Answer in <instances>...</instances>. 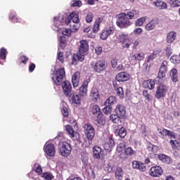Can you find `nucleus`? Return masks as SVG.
<instances>
[{"mask_svg":"<svg viewBox=\"0 0 180 180\" xmlns=\"http://www.w3.org/2000/svg\"><path fill=\"white\" fill-rule=\"evenodd\" d=\"M93 155L94 158H101L102 156V148L99 146H94L93 148Z\"/></svg>","mask_w":180,"mask_h":180,"instance_id":"27","label":"nucleus"},{"mask_svg":"<svg viewBox=\"0 0 180 180\" xmlns=\"http://www.w3.org/2000/svg\"><path fill=\"white\" fill-rule=\"evenodd\" d=\"M71 33H72L71 29L63 28L62 30V34H63V36H68L70 37V36H71Z\"/></svg>","mask_w":180,"mask_h":180,"instance_id":"50","label":"nucleus"},{"mask_svg":"<svg viewBox=\"0 0 180 180\" xmlns=\"http://www.w3.org/2000/svg\"><path fill=\"white\" fill-rule=\"evenodd\" d=\"M115 32V27H110L108 28H106L105 30H103L101 34V39L102 40H106L110 34H113Z\"/></svg>","mask_w":180,"mask_h":180,"instance_id":"17","label":"nucleus"},{"mask_svg":"<svg viewBox=\"0 0 180 180\" xmlns=\"http://www.w3.org/2000/svg\"><path fill=\"white\" fill-rule=\"evenodd\" d=\"M115 113L122 119H124L126 117V108L122 105H117L115 108Z\"/></svg>","mask_w":180,"mask_h":180,"instance_id":"19","label":"nucleus"},{"mask_svg":"<svg viewBox=\"0 0 180 180\" xmlns=\"http://www.w3.org/2000/svg\"><path fill=\"white\" fill-rule=\"evenodd\" d=\"M158 25V19L153 18L152 19L145 27L146 30L150 32L155 29V26Z\"/></svg>","mask_w":180,"mask_h":180,"instance_id":"20","label":"nucleus"},{"mask_svg":"<svg viewBox=\"0 0 180 180\" xmlns=\"http://www.w3.org/2000/svg\"><path fill=\"white\" fill-rule=\"evenodd\" d=\"M58 58L59 60V61H60L61 63L64 62V53H63V52L59 51L58 54Z\"/></svg>","mask_w":180,"mask_h":180,"instance_id":"61","label":"nucleus"},{"mask_svg":"<svg viewBox=\"0 0 180 180\" xmlns=\"http://www.w3.org/2000/svg\"><path fill=\"white\" fill-rule=\"evenodd\" d=\"M134 33L136 34V36H139V34H141V33H143V29L136 28L134 30Z\"/></svg>","mask_w":180,"mask_h":180,"instance_id":"63","label":"nucleus"},{"mask_svg":"<svg viewBox=\"0 0 180 180\" xmlns=\"http://www.w3.org/2000/svg\"><path fill=\"white\" fill-rule=\"evenodd\" d=\"M170 61L173 64H179L180 63V58L179 56H172L170 58Z\"/></svg>","mask_w":180,"mask_h":180,"instance_id":"46","label":"nucleus"},{"mask_svg":"<svg viewBox=\"0 0 180 180\" xmlns=\"http://www.w3.org/2000/svg\"><path fill=\"white\" fill-rule=\"evenodd\" d=\"M169 143L174 149H178V148L179 147V142H178V141L176 140H170Z\"/></svg>","mask_w":180,"mask_h":180,"instance_id":"52","label":"nucleus"},{"mask_svg":"<svg viewBox=\"0 0 180 180\" xmlns=\"http://www.w3.org/2000/svg\"><path fill=\"white\" fill-rule=\"evenodd\" d=\"M84 131L87 140L92 141L95 137V128L91 124H85L84 125Z\"/></svg>","mask_w":180,"mask_h":180,"instance_id":"5","label":"nucleus"},{"mask_svg":"<svg viewBox=\"0 0 180 180\" xmlns=\"http://www.w3.org/2000/svg\"><path fill=\"white\" fill-rule=\"evenodd\" d=\"M65 37H60L59 39V43H60V47L61 49H64L65 47V41H64Z\"/></svg>","mask_w":180,"mask_h":180,"instance_id":"58","label":"nucleus"},{"mask_svg":"<svg viewBox=\"0 0 180 180\" xmlns=\"http://www.w3.org/2000/svg\"><path fill=\"white\" fill-rule=\"evenodd\" d=\"M89 82L88 80H85L83 82L82 85L79 87V94L80 96H86L88 94V84Z\"/></svg>","mask_w":180,"mask_h":180,"instance_id":"18","label":"nucleus"},{"mask_svg":"<svg viewBox=\"0 0 180 180\" xmlns=\"http://www.w3.org/2000/svg\"><path fill=\"white\" fill-rule=\"evenodd\" d=\"M108 67V64L106 62L103 60H98L94 65H92V68L95 72H98V74L104 71Z\"/></svg>","mask_w":180,"mask_h":180,"instance_id":"9","label":"nucleus"},{"mask_svg":"<svg viewBox=\"0 0 180 180\" xmlns=\"http://www.w3.org/2000/svg\"><path fill=\"white\" fill-rule=\"evenodd\" d=\"M147 19H148V18H147V16H145L136 20L135 22L136 26H143Z\"/></svg>","mask_w":180,"mask_h":180,"instance_id":"41","label":"nucleus"},{"mask_svg":"<svg viewBox=\"0 0 180 180\" xmlns=\"http://www.w3.org/2000/svg\"><path fill=\"white\" fill-rule=\"evenodd\" d=\"M10 20H12V22H18V18H16V15H15V13H12L9 16Z\"/></svg>","mask_w":180,"mask_h":180,"instance_id":"59","label":"nucleus"},{"mask_svg":"<svg viewBox=\"0 0 180 180\" xmlns=\"http://www.w3.org/2000/svg\"><path fill=\"white\" fill-rule=\"evenodd\" d=\"M70 16L72 19V23H79V17L78 16V13L77 12H72L70 14Z\"/></svg>","mask_w":180,"mask_h":180,"instance_id":"33","label":"nucleus"},{"mask_svg":"<svg viewBox=\"0 0 180 180\" xmlns=\"http://www.w3.org/2000/svg\"><path fill=\"white\" fill-rule=\"evenodd\" d=\"M59 152L63 157H68L71 154V145L68 142H60L59 143Z\"/></svg>","mask_w":180,"mask_h":180,"instance_id":"4","label":"nucleus"},{"mask_svg":"<svg viewBox=\"0 0 180 180\" xmlns=\"http://www.w3.org/2000/svg\"><path fill=\"white\" fill-rule=\"evenodd\" d=\"M70 102H72V103H75V105H81V96L78 94L77 92L74 91L69 96Z\"/></svg>","mask_w":180,"mask_h":180,"instance_id":"14","label":"nucleus"},{"mask_svg":"<svg viewBox=\"0 0 180 180\" xmlns=\"http://www.w3.org/2000/svg\"><path fill=\"white\" fill-rule=\"evenodd\" d=\"M116 93L121 98V99H123L124 98V91H123V88L122 86L118 87L117 89H115Z\"/></svg>","mask_w":180,"mask_h":180,"instance_id":"44","label":"nucleus"},{"mask_svg":"<svg viewBox=\"0 0 180 180\" xmlns=\"http://www.w3.org/2000/svg\"><path fill=\"white\" fill-rule=\"evenodd\" d=\"M86 172L89 177H91L92 179L95 178V172H94V169H92V167L88 169Z\"/></svg>","mask_w":180,"mask_h":180,"instance_id":"57","label":"nucleus"},{"mask_svg":"<svg viewBox=\"0 0 180 180\" xmlns=\"http://www.w3.org/2000/svg\"><path fill=\"white\" fill-rule=\"evenodd\" d=\"M42 178H44L46 180L53 179V174L50 172H45L42 174Z\"/></svg>","mask_w":180,"mask_h":180,"instance_id":"54","label":"nucleus"},{"mask_svg":"<svg viewBox=\"0 0 180 180\" xmlns=\"http://www.w3.org/2000/svg\"><path fill=\"white\" fill-rule=\"evenodd\" d=\"M143 85L146 88H148V89H154L155 88V82L153 80H147L143 83Z\"/></svg>","mask_w":180,"mask_h":180,"instance_id":"37","label":"nucleus"},{"mask_svg":"<svg viewBox=\"0 0 180 180\" xmlns=\"http://www.w3.org/2000/svg\"><path fill=\"white\" fill-rule=\"evenodd\" d=\"M91 112L94 116L97 117V122L99 124H105V120H103V115L101 112L99 105H95L92 107Z\"/></svg>","mask_w":180,"mask_h":180,"instance_id":"6","label":"nucleus"},{"mask_svg":"<svg viewBox=\"0 0 180 180\" xmlns=\"http://www.w3.org/2000/svg\"><path fill=\"white\" fill-rule=\"evenodd\" d=\"M132 168L134 169H139V171H141L142 172L146 171V165H144L143 163H141V162L136 160L132 162Z\"/></svg>","mask_w":180,"mask_h":180,"instance_id":"21","label":"nucleus"},{"mask_svg":"<svg viewBox=\"0 0 180 180\" xmlns=\"http://www.w3.org/2000/svg\"><path fill=\"white\" fill-rule=\"evenodd\" d=\"M170 5L172 6V8H176L180 6V1L178 0H171L170 1Z\"/></svg>","mask_w":180,"mask_h":180,"instance_id":"56","label":"nucleus"},{"mask_svg":"<svg viewBox=\"0 0 180 180\" xmlns=\"http://www.w3.org/2000/svg\"><path fill=\"white\" fill-rule=\"evenodd\" d=\"M124 154L128 157H133L137 154V151L134 150L131 147L125 148Z\"/></svg>","mask_w":180,"mask_h":180,"instance_id":"29","label":"nucleus"},{"mask_svg":"<svg viewBox=\"0 0 180 180\" xmlns=\"http://www.w3.org/2000/svg\"><path fill=\"white\" fill-rule=\"evenodd\" d=\"M79 72H76L72 77V82L74 88H77L79 85Z\"/></svg>","mask_w":180,"mask_h":180,"instance_id":"22","label":"nucleus"},{"mask_svg":"<svg viewBox=\"0 0 180 180\" xmlns=\"http://www.w3.org/2000/svg\"><path fill=\"white\" fill-rule=\"evenodd\" d=\"M175 39H176V32L172 31L167 33V43L171 44V43H174L175 41Z\"/></svg>","mask_w":180,"mask_h":180,"instance_id":"24","label":"nucleus"},{"mask_svg":"<svg viewBox=\"0 0 180 180\" xmlns=\"http://www.w3.org/2000/svg\"><path fill=\"white\" fill-rule=\"evenodd\" d=\"M115 136H119V137H121V139H124L127 134V131L124 127H122L120 129H116L115 131Z\"/></svg>","mask_w":180,"mask_h":180,"instance_id":"26","label":"nucleus"},{"mask_svg":"<svg viewBox=\"0 0 180 180\" xmlns=\"http://www.w3.org/2000/svg\"><path fill=\"white\" fill-rule=\"evenodd\" d=\"M126 149V143L124 142H122L119 143L117 146V151L118 153H122V151H124Z\"/></svg>","mask_w":180,"mask_h":180,"instance_id":"45","label":"nucleus"},{"mask_svg":"<svg viewBox=\"0 0 180 180\" xmlns=\"http://www.w3.org/2000/svg\"><path fill=\"white\" fill-rule=\"evenodd\" d=\"M103 19L101 18H98L97 20H96L94 27H93V32L94 33H98L99 32V27L101 23L102 22Z\"/></svg>","mask_w":180,"mask_h":180,"instance_id":"30","label":"nucleus"},{"mask_svg":"<svg viewBox=\"0 0 180 180\" xmlns=\"http://www.w3.org/2000/svg\"><path fill=\"white\" fill-rule=\"evenodd\" d=\"M53 22L58 25H63L64 23V15H60L58 18L54 17Z\"/></svg>","mask_w":180,"mask_h":180,"instance_id":"43","label":"nucleus"},{"mask_svg":"<svg viewBox=\"0 0 180 180\" xmlns=\"http://www.w3.org/2000/svg\"><path fill=\"white\" fill-rule=\"evenodd\" d=\"M90 96L94 101H98L99 99V91L96 89H92Z\"/></svg>","mask_w":180,"mask_h":180,"instance_id":"36","label":"nucleus"},{"mask_svg":"<svg viewBox=\"0 0 180 180\" xmlns=\"http://www.w3.org/2000/svg\"><path fill=\"white\" fill-rule=\"evenodd\" d=\"M158 158L165 164H171V158L166 155H159Z\"/></svg>","mask_w":180,"mask_h":180,"instance_id":"35","label":"nucleus"},{"mask_svg":"<svg viewBox=\"0 0 180 180\" xmlns=\"http://www.w3.org/2000/svg\"><path fill=\"white\" fill-rule=\"evenodd\" d=\"M95 51L98 54V56H99L102 53V47L101 46L96 47Z\"/></svg>","mask_w":180,"mask_h":180,"instance_id":"64","label":"nucleus"},{"mask_svg":"<svg viewBox=\"0 0 180 180\" xmlns=\"http://www.w3.org/2000/svg\"><path fill=\"white\" fill-rule=\"evenodd\" d=\"M0 58L1 60H6V49L5 48H1L0 50Z\"/></svg>","mask_w":180,"mask_h":180,"instance_id":"53","label":"nucleus"},{"mask_svg":"<svg viewBox=\"0 0 180 180\" xmlns=\"http://www.w3.org/2000/svg\"><path fill=\"white\" fill-rule=\"evenodd\" d=\"M166 55L169 57L172 54V51L171 50V46H167L165 49Z\"/></svg>","mask_w":180,"mask_h":180,"instance_id":"62","label":"nucleus"},{"mask_svg":"<svg viewBox=\"0 0 180 180\" xmlns=\"http://www.w3.org/2000/svg\"><path fill=\"white\" fill-rule=\"evenodd\" d=\"M143 95L146 98V99H147V101H150V98H151V96L150 95V94H148V91L143 90Z\"/></svg>","mask_w":180,"mask_h":180,"instance_id":"60","label":"nucleus"},{"mask_svg":"<svg viewBox=\"0 0 180 180\" xmlns=\"http://www.w3.org/2000/svg\"><path fill=\"white\" fill-rule=\"evenodd\" d=\"M162 174H163L162 168L160 166L152 167L149 172L150 176H153L155 178L161 176Z\"/></svg>","mask_w":180,"mask_h":180,"instance_id":"13","label":"nucleus"},{"mask_svg":"<svg viewBox=\"0 0 180 180\" xmlns=\"http://www.w3.org/2000/svg\"><path fill=\"white\" fill-rule=\"evenodd\" d=\"M103 112L105 115H110V113H112V106L105 105V107L103 108Z\"/></svg>","mask_w":180,"mask_h":180,"instance_id":"49","label":"nucleus"},{"mask_svg":"<svg viewBox=\"0 0 180 180\" xmlns=\"http://www.w3.org/2000/svg\"><path fill=\"white\" fill-rule=\"evenodd\" d=\"M116 97L111 96L108 98V99L105 102V106H110L111 105H115L116 103Z\"/></svg>","mask_w":180,"mask_h":180,"instance_id":"34","label":"nucleus"},{"mask_svg":"<svg viewBox=\"0 0 180 180\" xmlns=\"http://www.w3.org/2000/svg\"><path fill=\"white\" fill-rule=\"evenodd\" d=\"M120 119H122V117H120L117 114H112L110 116V120L112 121L113 123H119V122H120Z\"/></svg>","mask_w":180,"mask_h":180,"instance_id":"39","label":"nucleus"},{"mask_svg":"<svg viewBox=\"0 0 180 180\" xmlns=\"http://www.w3.org/2000/svg\"><path fill=\"white\" fill-rule=\"evenodd\" d=\"M65 77V70L61 68L58 69L55 74L52 75V80L56 85H61L63 84V79Z\"/></svg>","mask_w":180,"mask_h":180,"instance_id":"2","label":"nucleus"},{"mask_svg":"<svg viewBox=\"0 0 180 180\" xmlns=\"http://www.w3.org/2000/svg\"><path fill=\"white\" fill-rule=\"evenodd\" d=\"M125 16L127 19H137V18H139V11L136 10L128 11L127 13H125Z\"/></svg>","mask_w":180,"mask_h":180,"instance_id":"25","label":"nucleus"},{"mask_svg":"<svg viewBox=\"0 0 180 180\" xmlns=\"http://www.w3.org/2000/svg\"><path fill=\"white\" fill-rule=\"evenodd\" d=\"M118 18L116 22L117 26L121 29L129 27L131 25V22L126 17V13H122L117 15Z\"/></svg>","mask_w":180,"mask_h":180,"instance_id":"1","label":"nucleus"},{"mask_svg":"<svg viewBox=\"0 0 180 180\" xmlns=\"http://www.w3.org/2000/svg\"><path fill=\"white\" fill-rule=\"evenodd\" d=\"M170 78L172 82H178V70H176V69H172L170 71Z\"/></svg>","mask_w":180,"mask_h":180,"instance_id":"28","label":"nucleus"},{"mask_svg":"<svg viewBox=\"0 0 180 180\" xmlns=\"http://www.w3.org/2000/svg\"><path fill=\"white\" fill-rule=\"evenodd\" d=\"M70 30H72V32H77V30H78V29H79V23H73L72 22L70 25Z\"/></svg>","mask_w":180,"mask_h":180,"instance_id":"48","label":"nucleus"},{"mask_svg":"<svg viewBox=\"0 0 180 180\" xmlns=\"http://www.w3.org/2000/svg\"><path fill=\"white\" fill-rule=\"evenodd\" d=\"M167 91L168 87L166 85L160 84L156 90L155 98H156V99H161V98H164V96L167 95Z\"/></svg>","mask_w":180,"mask_h":180,"instance_id":"8","label":"nucleus"},{"mask_svg":"<svg viewBox=\"0 0 180 180\" xmlns=\"http://www.w3.org/2000/svg\"><path fill=\"white\" fill-rule=\"evenodd\" d=\"M34 171L37 172V174H41L43 172V169H41V166L39 164H35L33 168Z\"/></svg>","mask_w":180,"mask_h":180,"instance_id":"51","label":"nucleus"},{"mask_svg":"<svg viewBox=\"0 0 180 180\" xmlns=\"http://www.w3.org/2000/svg\"><path fill=\"white\" fill-rule=\"evenodd\" d=\"M62 105H63V108L61 110L62 115L65 117H68L69 112H68V109H67V107H66L67 103L65 102H63Z\"/></svg>","mask_w":180,"mask_h":180,"instance_id":"38","label":"nucleus"},{"mask_svg":"<svg viewBox=\"0 0 180 180\" xmlns=\"http://www.w3.org/2000/svg\"><path fill=\"white\" fill-rule=\"evenodd\" d=\"M115 79L118 82H124L130 79V75L126 72H122L116 75Z\"/></svg>","mask_w":180,"mask_h":180,"instance_id":"16","label":"nucleus"},{"mask_svg":"<svg viewBox=\"0 0 180 180\" xmlns=\"http://www.w3.org/2000/svg\"><path fill=\"white\" fill-rule=\"evenodd\" d=\"M62 89L63 91V94L66 98H68L71 95V91H72V86H71V83L68 81H65L62 83Z\"/></svg>","mask_w":180,"mask_h":180,"instance_id":"12","label":"nucleus"},{"mask_svg":"<svg viewBox=\"0 0 180 180\" xmlns=\"http://www.w3.org/2000/svg\"><path fill=\"white\" fill-rule=\"evenodd\" d=\"M115 147V141L112 138H109L108 140L104 143V148L107 151H112V148Z\"/></svg>","mask_w":180,"mask_h":180,"instance_id":"23","label":"nucleus"},{"mask_svg":"<svg viewBox=\"0 0 180 180\" xmlns=\"http://www.w3.org/2000/svg\"><path fill=\"white\" fill-rule=\"evenodd\" d=\"M167 67L168 62H167V60H164L162 63L158 75V78H159V79H162V78H165V75L167 74V71H168Z\"/></svg>","mask_w":180,"mask_h":180,"instance_id":"11","label":"nucleus"},{"mask_svg":"<svg viewBox=\"0 0 180 180\" xmlns=\"http://www.w3.org/2000/svg\"><path fill=\"white\" fill-rule=\"evenodd\" d=\"M162 133L165 136H168L170 139H175V133L174 131L163 129Z\"/></svg>","mask_w":180,"mask_h":180,"instance_id":"40","label":"nucleus"},{"mask_svg":"<svg viewBox=\"0 0 180 180\" xmlns=\"http://www.w3.org/2000/svg\"><path fill=\"white\" fill-rule=\"evenodd\" d=\"M115 175L116 179H118V180L123 179V169H122V167H117Z\"/></svg>","mask_w":180,"mask_h":180,"instance_id":"31","label":"nucleus"},{"mask_svg":"<svg viewBox=\"0 0 180 180\" xmlns=\"http://www.w3.org/2000/svg\"><path fill=\"white\" fill-rule=\"evenodd\" d=\"M89 49V46L88 45V41H86V40L80 41V46L77 54V59L79 61H84V59L85 58V53L88 51Z\"/></svg>","mask_w":180,"mask_h":180,"instance_id":"3","label":"nucleus"},{"mask_svg":"<svg viewBox=\"0 0 180 180\" xmlns=\"http://www.w3.org/2000/svg\"><path fill=\"white\" fill-rule=\"evenodd\" d=\"M44 151L45 155H48V157H54V155L56 154V148L53 143H46L44 146Z\"/></svg>","mask_w":180,"mask_h":180,"instance_id":"10","label":"nucleus"},{"mask_svg":"<svg viewBox=\"0 0 180 180\" xmlns=\"http://www.w3.org/2000/svg\"><path fill=\"white\" fill-rule=\"evenodd\" d=\"M94 19V14L92 13H89L86 16V23H91Z\"/></svg>","mask_w":180,"mask_h":180,"instance_id":"55","label":"nucleus"},{"mask_svg":"<svg viewBox=\"0 0 180 180\" xmlns=\"http://www.w3.org/2000/svg\"><path fill=\"white\" fill-rule=\"evenodd\" d=\"M154 5L158 7V9H167V3L162 1H157L153 2Z\"/></svg>","mask_w":180,"mask_h":180,"instance_id":"32","label":"nucleus"},{"mask_svg":"<svg viewBox=\"0 0 180 180\" xmlns=\"http://www.w3.org/2000/svg\"><path fill=\"white\" fill-rule=\"evenodd\" d=\"M143 60H144V53L143 52L135 53L129 58V62L132 65L136 64V61H141Z\"/></svg>","mask_w":180,"mask_h":180,"instance_id":"15","label":"nucleus"},{"mask_svg":"<svg viewBox=\"0 0 180 180\" xmlns=\"http://www.w3.org/2000/svg\"><path fill=\"white\" fill-rule=\"evenodd\" d=\"M70 6H77L78 8L82 6V2L79 0H72L70 2Z\"/></svg>","mask_w":180,"mask_h":180,"instance_id":"47","label":"nucleus"},{"mask_svg":"<svg viewBox=\"0 0 180 180\" xmlns=\"http://www.w3.org/2000/svg\"><path fill=\"white\" fill-rule=\"evenodd\" d=\"M118 40L124 49H129L131 44V39L129 38V35L124 33L119 34Z\"/></svg>","mask_w":180,"mask_h":180,"instance_id":"7","label":"nucleus"},{"mask_svg":"<svg viewBox=\"0 0 180 180\" xmlns=\"http://www.w3.org/2000/svg\"><path fill=\"white\" fill-rule=\"evenodd\" d=\"M65 130L70 134V137H75V131H74V129L70 125H66Z\"/></svg>","mask_w":180,"mask_h":180,"instance_id":"42","label":"nucleus"}]
</instances>
